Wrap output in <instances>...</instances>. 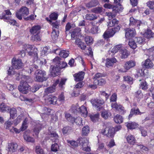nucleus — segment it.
Masks as SVG:
<instances>
[{
	"mask_svg": "<svg viewBox=\"0 0 154 154\" xmlns=\"http://www.w3.org/2000/svg\"><path fill=\"white\" fill-rule=\"evenodd\" d=\"M54 53L56 54H59L60 57L64 58L67 57L69 54V51L64 50L60 51L59 48H57L54 50Z\"/></svg>",
	"mask_w": 154,
	"mask_h": 154,
	"instance_id": "16",
	"label": "nucleus"
},
{
	"mask_svg": "<svg viewBox=\"0 0 154 154\" xmlns=\"http://www.w3.org/2000/svg\"><path fill=\"white\" fill-rule=\"evenodd\" d=\"M147 70L144 69H138L137 70V75L138 76L145 77L147 75Z\"/></svg>",
	"mask_w": 154,
	"mask_h": 154,
	"instance_id": "29",
	"label": "nucleus"
},
{
	"mask_svg": "<svg viewBox=\"0 0 154 154\" xmlns=\"http://www.w3.org/2000/svg\"><path fill=\"white\" fill-rule=\"evenodd\" d=\"M128 44L130 48L132 49H135L137 47V45L134 40L131 39L129 40Z\"/></svg>",
	"mask_w": 154,
	"mask_h": 154,
	"instance_id": "56",
	"label": "nucleus"
},
{
	"mask_svg": "<svg viewBox=\"0 0 154 154\" xmlns=\"http://www.w3.org/2000/svg\"><path fill=\"white\" fill-rule=\"evenodd\" d=\"M122 45L119 44L115 46L112 50V52L113 53H116L118 51L121 53L122 50H123Z\"/></svg>",
	"mask_w": 154,
	"mask_h": 154,
	"instance_id": "38",
	"label": "nucleus"
},
{
	"mask_svg": "<svg viewBox=\"0 0 154 154\" xmlns=\"http://www.w3.org/2000/svg\"><path fill=\"white\" fill-rule=\"evenodd\" d=\"M72 127L69 126H64L62 129V132L63 134H68L72 132Z\"/></svg>",
	"mask_w": 154,
	"mask_h": 154,
	"instance_id": "31",
	"label": "nucleus"
},
{
	"mask_svg": "<svg viewBox=\"0 0 154 154\" xmlns=\"http://www.w3.org/2000/svg\"><path fill=\"white\" fill-rule=\"evenodd\" d=\"M73 121L74 122H73V124L75 123L77 125L82 126L83 125L82 123V119L79 117H77L76 118H75Z\"/></svg>",
	"mask_w": 154,
	"mask_h": 154,
	"instance_id": "54",
	"label": "nucleus"
},
{
	"mask_svg": "<svg viewBox=\"0 0 154 154\" xmlns=\"http://www.w3.org/2000/svg\"><path fill=\"white\" fill-rule=\"evenodd\" d=\"M10 107L7 106L5 103L2 102L0 104V111L5 112L10 110Z\"/></svg>",
	"mask_w": 154,
	"mask_h": 154,
	"instance_id": "27",
	"label": "nucleus"
},
{
	"mask_svg": "<svg viewBox=\"0 0 154 154\" xmlns=\"http://www.w3.org/2000/svg\"><path fill=\"white\" fill-rule=\"evenodd\" d=\"M46 72L44 70L40 69L37 70L35 72L34 80L35 82H42L46 81L47 78L46 77Z\"/></svg>",
	"mask_w": 154,
	"mask_h": 154,
	"instance_id": "2",
	"label": "nucleus"
},
{
	"mask_svg": "<svg viewBox=\"0 0 154 154\" xmlns=\"http://www.w3.org/2000/svg\"><path fill=\"white\" fill-rule=\"evenodd\" d=\"M85 72L83 71L79 72L73 75L74 80L76 82L82 81L84 79Z\"/></svg>",
	"mask_w": 154,
	"mask_h": 154,
	"instance_id": "13",
	"label": "nucleus"
},
{
	"mask_svg": "<svg viewBox=\"0 0 154 154\" xmlns=\"http://www.w3.org/2000/svg\"><path fill=\"white\" fill-rule=\"evenodd\" d=\"M81 31V28L79 27H76L73 29L71 33L72 38L75 39L77 36L79 35Z\"/></svg>",
	"mask_w": 154,
	"mask_h": 154,
	"instance_id": "24",
	"label": "nucleus"
},
{
	"mask_svg": "<svg viewBox=\"0 0 154 154\" xmlns=\"http://www.w3.org/2000/svg\"><path fill=\"white\" fill-rule=\"evenodd\" d=\"M144 113V112H141L138 108L136 109L135 107H133L131 110L130 113L128 116V119L130 120L133 115H141Z\"/></svg>",
	"mask_w": 154,
	"mask_h": 154,
	"instance_id": "19",
	"label": "nucleus"
},
{
	"mask_svg": "<svg viewBox=\"0 0 154 154\" xmlns=\"http://www.w3.org/2000/svg\"><path fill=\"white\" fill-rule=\"evenodd\" d=\"M110 114V113L108 111L105 110L101 112V116L102 118L106 119L108 118Z\"/></svg>",
	"mask_w": 154,
	"mask_h": 154,
	"instance_id": "55",
	"label": "nucleus"
},
{
	"mask_svg": "<svg viewBox=\"0 0 154 154\" xmlns=\"http://www.w3.org/2000/svg\"><path fill=\"white\" fill-rule=\"evenodd\" d=\"M77 141L82 146V149L86 152H90L91 149L90 147L88 146L89 141L86 137H79Z\"/></svg>",
	"mask_w": 154,
	"mask_h": 154,
	"instance_id": "3",
	"label": "nucleus"
},
{
	"mask_svg": "<svg viewBox=\"0 0 154 154\" xmlns=\"http://www.w3.org/2000/svg\"><path fill=\"white\" fill-rule=\"evenodd\" d=\"M125 37L128 39L134 38L136 34L135 29L134 28H128L125 29Z\"/></svg>",
	"mask_w": 154,
	"mask_h": 154,
	"instance_id": "9",
	"label": "nucleus"
},
{
	"mask_svg": "<svg viewBox=\"0 0 154 154\" xmlns=\"http://www.w3.org/2000/svg\"><path fill=\"white\" fill-rule=\"evenodd\" d=\"M27 120L25 119L23 122L22 126L20 128L21 131H23L25 130L27 128L28 126L27 125Z\"/></svg>",
	"mask_w": 154,
	"mask_h": 154,
	"instance_id": "60",
	"label": "nucleus"
},
{
	"mask_svg": "<svg viewBox=\"0 0 154 154\" xmlns=\"http://www.w3.org/2000/svg\"><path fill=\"white\" fill-rule=\"evenodd\" d=\"M18 145L17 143L12 142L10 143L8 145L9 151L11 152H14L16 151Z\"/></svg>",
	"mask_w": 154,
	"mask_h": 154,
	"instance_id": "23",
	"label": "nucleus"
},
{
	"mask_svg": "<svg viewBox=\"0 0 154 154\" xmlns=\"http://www.w3.org/2000/svg\"><path fill=\"white\" fill-rule=\"evenodd\" d=\"M75 43L81 49L84 50L86 48V46L84 42H82L81 39L78 38L75 39Z\"/></svg>",
	"mask_w": 154,
	"mask_h": 154,
	"instance_id": "22",
	"label": "nucleus"
},
{
	"mask_svg": "<svg viewBox=\"0 0 154 154\" xmlns=\"http://www.w3.org/2000/svg\"><path fill=\"white\" fill-rule=\"evenodd\" d=\"M84 39L88 45H90L93 43L94 39L91 36L86 35Z\"/></svg>",
	"mask_w": 154,
	"mask_h": 154,
	"instance_id": "39",
	"label": "nucleus"
},
{
	"mask_svg": "<svg viewBox=\"0 0 154 154\" xmlns=\"http://www.w3.org/2000/svg\"><path fill=\"white\" fill-rule=\"evenodd\" d=\"M61 58L59 57H55L53 60V62L55 66L51 65L50 68L51 74L53 77L58 75L60 72L61 69L65 68L67 66V63L64 61L61 62Z\"/></svg>",
	"mask_w": 154,
	"mask_h": 154,
	"instance_id": "1",
	"label": "nucleus"
},
{
	"mask_svg": "<svg viewBox=\"0 0 154 154\" xmlns=\"http://www.w3.org/2000/svg\"><path fill=\"white\" fill-rule=\"evenodd\" d=\"M139 81L141 82L140 85V87L142 90H146L148 88V85L147 83L143 79H140Z\"/></svg>",
	"mask_w": 154,
	"mask_h": 154,
	"instance_id": "33",
	"label": "nucleus"
},
{
	"mask_svg": "<svg viewBox=\"0 0 154 154\" xmlns=\"http://www.w3.org/2000/svg\"><path fill=\"white\" fill-rule=\"evenodd\" d=\"M59 149V146L56 143L53 144L51 147V150L52 151L56 152Z\"/></svg>",
	"mask_w": 154,
	"mask_h": 154,
	"instance_id": "62",
	"label": "nucleus"
},
{
	"mask_svg": "<svg viewBox=\"0 0 154 154\" xmlns=\"http://www.w3.org/2000/svg\"><path fill=\"white\" fill-rule=\"evenodd\" d=\"M41 28V26L40 25H35L32 26L29 29V32L31 35L40 33Z\"/></svg>",
	"mask_w": 154,
	"mask_h": 154,
	"instance_id": "20",
	"label": "nucleus"
},
{
	"mask_svg": "<svg viewBox=\"0 0 154 154\" xmlns=\"http://www.w3.org/2000/svg\"><path fill=\"white\" fill-rule=\"evenodd\" d=\"M35 55H34V58L33 59V61H34V63L35 64H37V65H38L40 66H41V63L40 62V58L39 59H38V53L37 52L38 51V49L37 48H35Z\"/></svg>",
	"mask_w": 154,
	"mask_h": 154,
	"instance_id": "28",
	"label": "nucleus"
},
{
	"mask_svg": "<svg viewBox=\"0 0 154 154\" xmlns=\"http://www.w3.org/2000/svg\"><path fill=\"white\" fill-rule=\"evenodd\" d=\"M106 83L105 79L101 78L99 79H96L94 80L93 83L97 84V86H101L104 85Z\"/></svg>",
	"mask_w": 154,
	"mask_h": 154,
	"instance_id": "37",
	"label": "nucleus"
},
{
	"mask_svg": "<svg viewBox=\"0 0 154 154\" xmlns=\"http://www.w3.org/2000/svg\"><path fill=\"white\" fill-rule=\"evenodd\" d=\"M117 62V60L115 57L108 58L106 59L105 66L107 68H111L113 67L115 63Z\"/></svg>",
	"mask_w": 154,
	"mask_h": 154,
	"instance_id": "14",
	"label": "nucleus"
},
{
	"mask_svg": "<svg viewBox=\"0 0 154 154\" xmlns=\"http://www.w3.org/2000/svg\"><path fill=\"white\" fill-rule=\"evenodd\" d=\"M113 35H114L109 29L105 31L103 33V38L105 39H107L112 37Z\"/></svg>",
	"mask_w": 154,
	"mask_h": 154,
	"instance_id": "41",
	"label": "nucleus"
},
{
	"mask_svg": "<svg viewBox=\"0 0 154 154\" xmlns=\"http://www.w3.org/2000/svg\"><path fill=\"white\" fill-rule=\"evenodd\" d=\"M28 9L26 7H21L19 11L17 12L16 13V17L19 20L22 19V17L26 16L29 14Z\"/></svg>",
	"mask_w": 154,
	"mask_h": 154,
	"instance_id": "7",
	"label": "nucleus"
},
{
	"mask_svg": "<svg viewBox=\"0 0 154 154\" xmlns=\"http://www.w3.org/2000/svg\"><path fill=\"white\" fill-rule=\"evenodd\" d=\"M57 99L56 97L53 95L49 96L48 100L50 104H57L59 105V103L57 102Z\"/></svg>",
	"mask_w": 154,
	"mask_h": 154,
	"instance_id": "26",
	"label": "nucleus"
},
{
	"mask_svg": "<svg viewBox=\"0 0 154 154\" xmlns=\"http://www.w3.org/2000/svg\"><path fill=\"white\" fill-rule=\"evenodd\" d=\"M143 35L145 37L147 38H150L153 37L154 33L152 32L151 30L148 29L144 33Z\"/></svg>",
	"mask_w": 154,
	"mask_h": 154,
	"instance_id": "50",
	"label": "nucleus"
},
{
	"mask_svg": "<svg viewBox=\"0 0 154 154\" xmlns=\"http://www.w3.org/2000/svg\"><path fill=\"white\" fill-rule=\"evenodd\" d=\"M57 99V102H59V105L62 103L64 100L65 97L64 95V93L62 92L59 95Z\"/></svg>",
	"mask_w": 154,
	"mask_h": 154,
	"instance_id": "61",
	"label": "nucleus"
},
{
	"mask_svg": "<svg viewBox=\"0 0 154 154\" xmlns=\"http://www.w3.org/2000/svg\"><path fill=\"white\" fill-rule=\"evenodd\" d=\"M91 102L92 105L97 111H100L103 107L104 101L101 98H96L91 99Z\"/></svg>",
	"mask_w": 154,
	"mask_h": 154,
	"instance_id": "4",
	"label": "nucleus"
},
{
	"mask_svg": "<svg viewBox=\"0 0 154 154\" xmlns=\"http://www.w3.org/2000/svg\"><path fill=\"white\" fill-rule=\"evenodd\" d=\"M64 114L66 120L68 122L73 124V122H74L73 120L75 118L72 116L70 113H67L66 112H64Z\"/></svg>",
	"mask_w": 154,
	"mask_h": 154,
	"instance_id": "43",
	"label": "nucleus"
},
{
	"mask_svg": "<svg viewBox=\"0 0 154 154\" xmlns=\"http://www.w3.org/2000/svg\"><path fill=\"white\" fill-rule=\"evenodd\" d=\"M121 25H118L110 29L113 35L116 32H118L121 28Z\"/></svg>",
	"mask_w": 154,
	"mask_h": 154,
	"instance_id": "58",
	"label": "nucleus"
},
{
	"mask_svg": "<svg viewBox=\"0 0 154 154\" xmlns=\"http://www.w3.org/2000/svg\"><path fill=\"white\" fill-rule=\"evenodd\" d=\"M125 125L128 130H133L138 127L139 125L138 123L132 122H126Z\"/></svg>",
	"mask_w": 154,
	"mask_h": 154,
	"instance_id": "21",
	"label": "nucleus"
},
{
	"mask_svg": "<svg viewBox=\"0 0 154 154\" xmlns=\"http://www.w3.org/2000/svg\"><path fill=\"white\" fill-rule=\"evenodd\" d=\"M136 65V63L133 60H129L126 62L124 65V67L126 70L125 71H122L123 72H126L131 68L134 67Z\"/></svg>",
	"mask_w": 154,
	"mask_h": 154,
	"instance_id": "17",
	"label": "nucleus"
},
{
	"mask_svg": "<svg viewBox=\"0 0 154 154\" xmlns=\"http://www.w3.org/2000/svg\"><path fill=\"white\" fill-rule=\"evenodd\" d=\"M142 24L140 20L135 19L133 17H130L129 19V26H130L139 27Z\"/></svg>",
	"mask_w": 154,
	"mask_h": 154,
	"instance_id": "15",
	"label": "nucleus"
},
{
	"mask_svg": "<svg viewBox=\"0 0 154 154\" xmlns=\"http://www.w3.org/2000/svg\"><path fill=\"white\" fill-rule=\"evenodd\" d=\"M137 43L141 45L144 44L145 43V39L144 36L137 37L135 38Z\"/></svg>",
	"mask_w": 154,
	"mask_h": 154,
	"instance_id": "40",
	"label": "nucleus"
},
{
	"mask_svg": "<svg viewBox=\"0 0 154 154\" xmlns=\"http://www.w3.org/2000/svg\"><path fill=\"white\" fill-rule=\"evenodd\" d=\"M123 8L121 6H115L113 8V9L112 12H106V15L108 17L109 20H111L113 18L115 17L117 13H119L122 12Z\"/></svg>",
	"mask_w": 154,
	"mask_h": 154,
	"instance_id": "5",
	"label": "nucleus"
},
{
	"mask_svg": "<svg viewBox=\"0 0 154 154\" xmlns=\"http://www.w3.org/2000/svg\"><path fill=\"white\" fill-rule=\"evenodd\" d=\"M35 48H37L34 45H23V49L28 53L29 55L33 56L35 55Z\"/></svg>",
	"mask_w": 154,
	"mask_h": 154,
	"instance_id": "10",
	"label": "nucleus"
},
{
	"mask_svg": "<svg viewBox=\"0 0 154 154\" xmlns=\"http://www.w3.org/2000/svg\"><path fill=\"white\" fill-rule=\"evenodd\" d=\"M18 87V90L23 94H27L29 91V89L30 88V86L26 81H21Z\"/></svg>",
	"mask_w": 154,
	"mask_h": 154,
	"instance_id": "6",
	"label": "nucleus"
},
{
	"mask_svg": "<svg viewBox=\"0 0 154 154\" xmlns=\"http://www.w3.org/2000/svg\"><path fill=\"white\" fill-rule=\"evenodd\" d=\"M10 118L14 119L17 116V110L14 108H10Z\"/></svg>",
	"mask_w": 154,
	"mask_h": 154,
	"instance_id": "47",
	"label": "nucleus"
},
{
	"mask_svg": "<svg viewBox=\"0 0 154 154\" xmlns=\"http://www.w3.org/2000/svg\"><path fill=\"white\" fill-rule=\"evenodd\" d=\"M23 137L24 140L29 142L34 143L35 142L34 139L30 137L29 135L25 133L23 135Z\"/></svg>",
	"mask_w": 154,
	"mask_h": 154,
	"instance_id": "46",
	"label": "nucleus"
},
{
	"mask_svg": "<svg viewBox=\"0 0 154 154\" xmlns=\"http://www.w3.org/2000/svg\"><path fill=\"white\" fill-rule=\"evenodd\" d=\"M59 82V79H57L52 85L47 88L45 90V92L47 93H53L55 92L56 86L58 85Z\"/></svg>",
	"mask_w": 154,
	"mask_h": 154,
	"instance_id": "18",
	"label": "nucleus"
},
{
	"mask_svg": "<svg viewBox=\"0 0 154 154\" xmlns=\"http://www.w3.org/2000/svg\"><path fill=\"white\" fill-rule=\"evenodd\" d=\"M75 112L81 114V115L84 117L87 116L88 112L87 108L84 105L80 107L75 106L74 107Z\"/></svg>",
	"mask_w": 154,
	"mask_h": 154,
	"instance_id": "11",
	"label": "nucleus"
},
{
	"mask_svg": "<svg viewBox=\"0 0 154 154\" xmlns=\"http://www.w3.org/2000/svg\"><path fill=\"white\" fill-rule=\"evenodd\" d=\"M144 65L146 68L151 69L152 67L153 64L150 60L147 59L145 61Z\"/></svg>",
	"mask_w": 154,
	"mask_h": 154,
	"instance_id": "42",
	"label": "nucleus"
},
{
	"mask_svg": "<svg viewBox=\"0 0 154 154\" xmlns=\"http://www.w3.org/2000/svg\"><path fill=\"white\" fill-rule=\"evenodd\" d=\"M119 23V21L116 19H113L111 21L108 23V26L110 27H112L117 25Z\"/></svg>",
	"mask_w": 154,
	"mask_h": 154,
	"instance_id": "52",
	"label": "nucleus"
},
{
	"mask_svg": "<svg viewBox=\"0 0 154 154\" xmlns=\"http://www.w3.org/2000/svg\"><path fill=\"white\" fill-rule=\"evenodd\" d=\"M51 25L52 26V30H59V27L60 26V23L58 21L51 23Z\"/></svg>",
	"mask_w": 154,
	"mask_h": 154,
	"instance_id": "48",
	"label": "nucleus"
},
{
	"mask_svg": "<svg viewBox=\"0 0 154 154\" xmlns=\"http://www.w3.org/2000/svg\"><path fill=\"white\" fill-rule=\"evenodd\" d=\"M11 62L12 66L15 69H19L23 67V63L20 59H16L14 57L12 60Z\"/></svg>",
	"mask_w": 154,
	"mask_h": 154,
	"instance_id": "12",
	"label": "nucleus"
},
{
	"mask_svg": "<svg viewBox=\"0 0 154 154\" xmlns=\"http://www.w3.org/2000/svg\"><path fill=\"white\" fill-rule=\"evenodd\" d=\"M134 96L136 98H138L139 99H140L141 98H143V95L141 90H138L137 91L135 92Z\"/></svg>",
	"mask_w": 154,
	"mask_h": 154,
	"instance_id": "63",
	"label": "nucleus"
},
{
	"mask_svg": "<svg viewBox=\"0 0 154 154\" xmlns=\"http://www.w3.org/2000/svg\"><path fill=\"white\" fill-rule=\"evenodd\" d=\"M113 120L116 123L121 124L123 122V118L121 115L117 114L114 116Z\"/></svg>",
	"mask_w": 154,
	"mask_h": 154,
	"instance_id": "34",
	"label": "nucleus"
},
{
	"mask_svg": "<svg viewBox=\"0 0 154 154\" xmlns=\"http://www.w3.org/2000/svg\"><path fill=\"white\" fill-rule=\"evenodd\" d=\"M126 140L128 143L130 145H134L135 143V139L134 135L130 134L125 136Z\"/></svg>",
	"mask_w": 154,
	"mask_h": 154,
	"instance_id": "25",
	"label": "nucleus"
},
{
	"mask_svg": "<svg viewBox=\"0 0 154 154\" xmlns=\"http://www.w3.org/2000/svg\"><path fill=\"white\" fill-rule=\"evenodd\" d=\"M115 134L114 132V130L113 127H110L108 128L106 133L105 135L108 137H112Z\"/></svg>",
	"mask_w": 154,
	"mask_h": 154,
	"instance_id": "30",
	"label": "nucleus"
},
{
	"mask_svg": "<svg viewBox=\"0 0 154 154\" xmlns=\"http://www.w3.org/2000/svg\"><path fill=\"white\" fill-rule=\"evenodd\" d=\"M40 33H38L32 35L31 37V39L34 41H40L41 39Z\"/></svg>",
	"mask_w": 154,
	"mask_h": 154,
	"instance_id": "51",
	"label": "nucleus"
},
{
	"mask_svg": "<svg viewBox=\"0 0 154 154\" xmlns=\"http://www.w3.org/2000/svg\"><path fill=\"white\" fill-rule=\"evenodd\" d=\"M38 68V66L35 64L32 65L30 66L25 68V70L28 73H31Z\"/></svg>",
	"mask_w": 154,
	"mask_h": 154,
	"instance_id": "36",
	"label": "nucleus"
},
{
	"mask_svg": "<svg viewBox=\"0 0 154 154\" xmlns=\"http://www.w3.org/2000/svg\"><path fill=\"white\" fill-rule=\"evenodd\" d=\"M111 106L113 109L118 111L121 115H124L126 112L125 107L122 105L119 104L116 102L112 103Z\"/></svg>",
	"mask_w": 154,
	"mask_h": 154,
	"instance_id": "8",
	"label": "nucleus"
},
{
	"mask_svg": "<svg viewBox=\"0 0 154 154\" xmlns=\"http://www.w3.org/2000/svg\"><path fill=\"white\" fill-rule=\"evenodd\" d=\"M58 14L57 12H53L51 13L49 16V17L52 20H57Z\"/></svg>",
	"mask_w": 154,
	"mask_h": 154,
	"instance_id": "57",
	"label": "nucleus"
},
{
	"mask_svg": "<svg viewBox=\"0 0 154 154\" xmlns=\"http://www.w3.org/2000/svg\"><path fill=\"white\" fill-rule=\"evenodd\" d=\"M90 131V128L89 126L86 125L83 127L82 131V136H88Z\"/></svg>",
	"mask_w": 154,
	"mask_h": 154,
	"instance_id": "32",
	"label": "nucleus"
},
{
	"mask_svg": "<svg viewBox=\"0 0 154 154\" xmlns=\"http://www.w3.org/2000/svg\"><path fill=\"white\" fill-rule=\"evenodd\" d=\"M85 18L87 20H94L97 18V17L95 15L92 14H87L85 16Z\"/></svg>",
	"mask_w": 154,
	"mask_h": 154,
	"instance_id": "59",
	"label": "nucleus"
},
{
	"mask_svg": "<svg viewBox=\"0 0 154 154\" xmlns=\"http://www.w3.org/2000/svg\"><path fill=\"white\" fill-rule=\"evenodd\" d=\"M99 4L98 0H92L87 3L86 6L87 7L91 8Z\"/></svg>",
	"mask_w": 154,
	"mask_h": 154,
	"instance_id": "35",
	"label": "nucleus"
},
{
	"mask_svg": "<svg viewBox=\"0 0 154 154\" xmlns=\"http://www.w3.org/2000/svg\"><path fill=\"white\" fill-rule=\"evenodd\" d=\"M49 135L51 137L54 138V142H57L59 140V136L58 134L54 131L50 132Z\"/></svg>",
	"mask_w": 154,
	"mask_h": 154,
	"instance_id": "44",
	"label": "nucleus"
},
{
	"mask_svg": "<svg viewBox=\"0 0 154 154\" xmlns=\"http://www.w3.org/2000/svg\"><path fill=\"white\" fill-rule=\"evenodd\" d=\"M90 117L91 121L93 122H95L98 119L99 115L98 114L89 115Z\"/></svg>",
	"mask_w": 154,
	"mask_h": 154,
	"instance_id": "64",
	"label": "nucleus"
},
{
	"mask_svg": "<svg viewBox=\"0 0 154 154\" xmlns=\"http://www.w3.org/2000/svg\"><path fill=\"white\" fill-rule=\"evenodd\" d=\"M147 51L150 56H151V58L154 61V47L153 46L146 49Z\"/></svg>",
	"mask_w": 154,
	"mask_h": 154,
	"instance_id": "53",
	"label": "nucleus"
},
{
	"mask_svg": "<svg viewBox=\"0 0 154 154\" xmlns=\"http://www.w3.org/2000/svg\"><path fill=\"white\" fill-rule=\"evenodd\" d=\"M120 54H121V58L124 59L128 57L130 54V52L126 49H124L123 50H122Z\"/></svg>",
	"mask_w": 154,
	"mask_h": 154,
	"instance_id": "49",
	"label": "nucleus"
},
{
	"mask_svg": "<svg viewBox=\"0 0 154 154\" xmlns=\"http://www.w3.org/2000/svg\"><path fill=\"white\" fill-rule=\"evenodd\" d=\"M59 33V30H52L51 33V37L53 40L55 41L58 39Z\"/></svg>",
	"mask_w": 154,
	"mask_h": 154,
	"instance_id": "45",
	"label": "nucleus"
}]
</instances>
